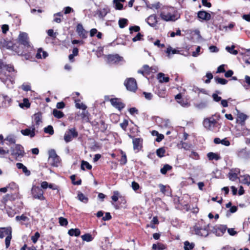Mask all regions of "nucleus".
<instances>
[{
    "instance_id": "nucleus-1",
    "label": "nucleus",
    "mask_w": 250,
    "mask_h": 250,
    "mask_svg": "<svg viewBox=\"0 0 250 250\" xmlns=\"http://www.w3.org/2000/svg\"><path fill=\"white\" fill-rule=\"evenodd\" d=\"M177 12L172 7H164L160 13V16L165 21H174L178 19L175 15Z\"/></svg>"
},
{
    "instance_id": "nucleus-2",
    "label": "nucleus",
    "mask_w": 250,
    "mask_h": 250,
    "mask_svg": "<svg viewBox=\"0 0 250 250\" xmlns=\"http://www.w3.org/2000/svg\"><path fill=\"white\" fill-rule=\"evenodd\" d=\"M11 156L16 160L21 161L25 154L24 147L20 144H15L10 148Z\"/></svg>"
},
{
    "instance_id": "nucleus-3",
    "label": "nucleus",
    "mask_w": 250,
    "mask_h": 250,
    "mask_svg": "<svg viewBox=\"0 0 250 250\" xmlns=\"http://www.w3.org/2000/svg\"><path fill=\"white\" fill-rule=\"evenodd\" d=\"M12 49L19 55L24 56L26 60H28L31 57L29 51L32 47H24L23 45L14 43L12 45Z\"/></svg>"
},
{
    "instance_id": "nucleus-4",
    "label": "nucleus",
    "mask_w": 250,
    "mask_h": 250,
    "mask_svg": "<svg viewBox=\"0 0 250 250\" xmlns=\"http://www.w3.org/2000/svg\"><path fill=\"white\" fill-rule=\"evenodd\" d=\"M192 231L196 235L207 237L209 234L208 225H203V222L199 221L193 226Z\"/></svg>"
},
{
    "instance_id": "nucleus-5",
    "label": "nucleus",
    "mask_w": 250,
    "mask_h": 250,
    "mask_svg": "<svg viewBox=\"0 0 250 250\" xmlns=\"http://www.w3.org/2000/svg\"><path fill=\"white\" fill-rule=\"evenodd\" d=\"M220 115L214 114L211 117L206 118L203 121L204 127L208 130H212L214 127L217 126V121L219 120Z\"/></svg>"
},
{
    "instance_id": "nucleus-6",
    "label": "nucleus",
    "mask_w": 250,
    "mask_h": 250,
    "mask_svg": "<svg viewBox=\"0 0 250 250\" xmlns=\"http://www.w3.org/2000/svg\"><path fill=\"white\" fill-rule=\"evenodd\" d=\"M48 163L52 167H58L61 164V160L57 154L55 150L53 149L49 150L48 151Z\"/></svg>"
},
{
    "instance_id": "nucleus-7",
    "label": "nucleus",
    "mask_w": 250,
    "mask_h": 250,
    "mask_svg": "<svg viewBox=\"0 0 250 250\" xmlns=\"http://www.w3.org/2000/svg\"><path fill=\"white\" fill-rule=\"evenodd\" d=\"M32 198L41 201L45 200V197L43 195L44 192L39 186L33 185L31 190Z\"/></svg>"
},
{
    "instance_id": "nucleus-8",
    "label": "nucleus",
    "mask_w": 250,
    "mask_h": 250,
    "mask_svg": "<svg viewBox=\"0 0 250 250\" xmlns=\"http://www.w3.org/2000/svg\"><path fill=\"white\" fill-rule=\"evenodd\" d=\"M79 135L78 132L75 127L68 129L65 132L63 138L66 143H69Z\"/></svg>"
},
{
    "instance_id": "nucleus-9",
    "label": "nucleus",
    "mask_w": 250,
    "mask_h": 250,
    "mask_svg": "<svg viewBox=\"0 0 250 250\" xmlns=\"http://www.w3.org/2000/svg\"><path fill=\"white\" fill-rule=\"evenodd\" d=\"M15 43L23 45L24 47H32L30 44L28 35L25 32H22L19 34Z\"/></svg>"
},
{
    "instance_id": "nucleus-10",
    "label": "nucleus",
    "mask_w": 250,
    "mask_h": 250,
    "mask_svg": "<svg viewBox=\"0 0 250 250\" xmlns=\"http://www.w3.org/2000/svg\"><path fill=\"white\" fill-rule=\"evenodd\" d=\"M158 71V68L156 66L150 67L147 64H145L143 66L141 69L139 70L138 72L142 74L144 76L150 75L151 73H155Z\"/></svg>"
},
{
    "instance_id": "nucleus-11",
    "label": "nucleus",
    "mask_w": 250,
    "mask_h": 250,
    "mask_svg": "<svg viewBox=\"0 0 250 250\" xmlns=\"http://www.w3.org/2000/svg\"><path fill=\"white\" fill-rule=\"evenodd\" d=\"M124 85L128 90L131 92H135L137 89L136 81L133 78H127L124 82Z\"/></svg>"
},
{
    "instance_id": "nucleus-12",
    "label": "nucleus",
    "mask_w": 250,
    "mask_h": 250,
    "mask_svg": "<svg viewBox=\"0 0 250 250\" xmlns=\"http://www.w3.org/2000/svg\"><path fill=\"white\" fill-rule=\"evenodd\" d=\"M227 227L225 225H216L212 227L211 231L217 236H222L226 231Z\"/></svg>"
},
{
    "instance_id": "nucleus-13",
    "label": "nucleus",
    "mask_w": 250,
    "mask_h": 250,
    "mask_svg": "<svg viewBox=\"0 0 250 250\" xmlns=\"http://www.w3.org/2000/svg\"><path fill=\"white\" fill-rule=\"evenodd\" d=\"M111 105L119 110H122L125 107V104L122 102L120 98H111L109 100Z\"/></svg>"
},
{
    "instance_id": "nucleus-14",
    "label": "nucleus",
    "mask_w": 250,
    "mask_h": 250,
    "mask_svg": "<svg viewBox=\"0 0 250 250\" xmlns=\"http://www.w3.org/2000/svg\"><path fill=\"white\" fill-rule=\"evenodd\" d=\"M143 140L142 138L133 139V149L137 152H139L143 148Z\"/></svg>"
},
{
    "instance_id": "nucleus-15",
    "label": "nucleus",
    "mask_w": 250,
    "mask_h": 250,
    "mask_svg": "<svg viewBox=\"0 0 250 250\" xmlns=\"http://www.w3.org/2000/svg\"><path fill=\"white\" fill-rule=\"evenodd\" d=\"M123 57L120 56L118 54L108 55L107 56V62L109 63L115 64L121 62Z\"/></svg>"
},
{
    "instance_id": "nucleus-16",
    "label": "nucleus",
    "mask_w": 250,
    "mask_h": 250,
    "mask_svg": "<svg viewBox=\"0 0 250 250\" xmlns=\"http://www.w3.org/2000/svg\"><path fill=\"white\" fill-rule=\"evenodd\" d=\"M6 229V237L5 239V244L6 248H8L10 245V242L12 238V228L11 227H8V228L5 229Z\"/></svg>"
},
{
    "instance_id": "nucleus-17",
    "label": "nucleus",
    "mask_w": 250,
    "mask_h": 250,
    "mask_svg": "<svg viewBox=\"0 0 250 250\" xmlns=\"http://www.w3.org/2000/svg\"><path fill=\"white\" fill-rule=\"evenodd\" d=\"M31 129L30 128H27L21 130V133L24 136H28L30 138H33L35 136V129L36 127L35 125H32L31 126Z\"/></svg>"
},
{
    "instance_id": "nucleus-18",
    "label": "nucleus",
    "mask_w": 250,
    "mask_h": 250,
    "mask_svg": "<svg viewBox=\"0 0 250 250\" xmlns=\"http://www.w3.org/2000/svg\"><path fill=\"white\" fill-rule=\"evenodd\" d=\"M119 194L120 193L118 191H114L113 192V195L111 196V199L112 201L116 202L119 199L120 200V202L121 204H123L124 205L126 203V201L125 197L124 196L120 195Z\"/></svg>"
},
{
    "instance_id": "nucleus-19",
    "label": "nucleus",
    "mask_w": 250,
    "mask_h": 250,
    "mask_svg": "<svg viewBox=\"0 0 250 250\" xmlns=\"http://www.w3.org/2000/svg\"><path fill=\"white\" fill-rule=\"evenodd\" d=\"M197 17L202 21H208L211 19V15L206 11L201 10L197 13Z\"/></svg>"
},
{
    "instance_id": "nucleus-20",
    "label": "nucleus",
    "mask_w": 250,
    "mask_h": 250,
    "mask_svg": "<svg viewBox=\"0 0 250 250\" xmlns=\"http://www.w3.org/2000/svg\"><path fill=\"white\" fill-rule=\"evenodd\" d=\"M76 32L83 39H85L87 38V32L84 30L83 25L81 23H78L76 27Z\"/></svg>"
},
{
    "instance_id": "nucleus-21",
    "label": "nucleus",
    "mask_w": 250,
    "mask_h": 250,
    "mask_svg": "<svg viewBox=\"0 0 250 250\" xmlns=\"http://www.w3.org/2000/svg\"><path fill=\"white\" fill-rule=\"evenodd\" d=\"M155 93L160 98H165L167 95L166 87L162 85H159L156 87Z\"/></svg>"
},
{
    "instance_id": "nucleus-22",
    "label": "nucleus",
    "mask_w": 250,
    "mask_h": 250,
    "mask_svg": "<svg viewBox=\"0 0 250 250\" xmlns=\"http://www.w3.org/2000/svg\"><path fill=\"white\" fill-rule=\"evenodd\" d=\"M147 23L151 27H155L157 24V17L155 14L151 15L146 19Z\"/></svg>"
},
{
    "instance_id": "nucleus-23",
    "label": "nucleus",
    "mask_w": 250,
    "mask_h": 250,
    "mask_svg": "<svg viewBox=\"0 0 250 250\" xmlns=\"http://www.w3.org/2000/svg\"><path fill=\"white\" fill-rule=\"evenodd\" d=\"M5 140L6 144L9 146L13 145H15L16 142V136L14 134H9L4 139Z\"/></svg>"
},
{
    "instance_id": "nucleus-24",
    "label": "nucleus",
    "mask_w": 250,
    "mask_h": 250,
    "mask_svg": "<svg viewBox=\"0 0 250 250\" xmlns=\"http://www.w3.org/2000/svg\"><path fill=\"white\" fill-rule=\"evenodd\" d=\"M33 118L35 122V126H36L38 127L40 123H42V113L41 112H38L34 114Z\"/></svg>"
},
{
    "instance_id": "nucleus-25",
    "label": "nucleus",
    "mask_w": 250,
    "mask_h": 250,
    "mask_svg": "<svg viewBox=\"0 0 250 250\" xmlns=\"http://www.w3.org/2000/svg\"><path fill=\"white\" fill-rule=\"evenodd\" d=\"M248 116L243 113H240L238 114L237 121L241 125H245V121L248 119Z\"/></svg>"
},
{
    "instance_id": "nucleus-26",
    "label": "nucleus",
    "mask_w": 250,
    "mask_h": 250,
    "mask_svg": "<svg viewBox=\"0 0 250 250\" xmlns=\"http://www.w3.org/2000/svg\"><path fill=\"white\" fill-rule=\"evenodd\" d=\"M207 156L209 161H218L221 159L219 154L212 152H208L207 154Z\"/></svg>"
},
{
    "instance_id": "nucleus-27",
    "label": "nucleus",
    "mask_w": 250,
    "mask_h": 250,
    "mask_svg": "<svg viewBox=\"0 0 250 250\" xmlns=\"http://www.w3.org/2000/svg\"><path fill=\"white\" fill-rule=\"evenodd\" d=\"M99 124L100 125L99 128L100 129L101 132L104 133L107 130L108 125L107 124H105V121L103 120V118L102 117H100Z\"/></svg>"
},
{
    "instance_id": "nucleus-28",
    "label": "nucleus",
    "mask_w": 250,
    "mask_h": 250,
    "mask_svg": "<svg viewBox=\"0 0 250 250\" xmlns=\"http://www.w3.org/2000/svg\"><path fill=\"white\" fill-rule=\"evenodd\" d=\"M110 12V9L106 6L98 11V16L100 18L103 19Z\"/></svg>"
},
{
    "instance_id": "nucleus-29",
    "label": "nucleus",
    "mask_w": 250,
    "mask_h": 250,
    "mask_svg": "<svg viewBox=\"0 0 250 250\" xmlns=\"http://www.w3.org/2000/svg\"><path fill=\"white\" fill-rule=\"evenodd\" d=\"M157 78L161 83H167L169 81V78L168 77H166L165 74L162 72L158 74Z\"/></svg>"
},
{
    "instance_id": "nucleus-30",
    "label": "nucleus",
    "mask_w": 250,
    "mask_h": 250,
    "mask_svg": "<svg viewBox=\"0 0 250 250\" xmlns=\"http://www.w3.org/2000/svg\"><path fill=\"white\" fill-rule=\"evenodd\" d=\"M73 98L76 104L75 105L77 108L82 109L83 110H85V109L87 108V106L82 103H81L80 99H76L75 97H73Z\"/></svg>"
},
{
    "instance_id": "nucleus-31",
    "label": "nucleus",
    "mask_w": 250,
    "mask_h": 250,
    "mask_svg": "<svg viewBox=\"0 0 250 250\" xmlns=\"http://www.w3.org/2000/svg\"><path fill=\"white\" fill-rule=\"evenodd\" d=\"M16 166L18 169H22V172L27 176L30 175L31 172L27 167L24 166L22 163H18L16 164Z\"/></svg>"
},
{
    "instance_id": "nucleus-32",
    "label": "nucleus",
    "mask_w": 250,
    "mask_h": 250,
    "mask_svg": "<svg viewBox=\"0 0 250 250\" xmlns=\"http://www.w3.org/2000/svg\"><path fill=\"white\" fill-rule=\"evenodd\" d=\"M68 234L71 236H79L81 234V231L79 229H71L68 231Z\"/></svg>"
},
{
    "instance_id": "nucleus-33",
    "label": "nucleus",
    "mask_w": 250,
    "mask_h": 250,
    "mask_svg": "<svg viewBox=\"0 0 250 250\" xmlns=\"http://www.w3.org/2000/svg\"><path fill=\"white\" fill-rule=\"evenodd\" d=\"M77 197L78 199L82 202L86 204L88 202V198L81 192H78Z\"/></svg>"
},
{
    "instance_id": "nucleus-34",
    "label": "nucleus",
    "mask_w": 250,
    "mask_h": 250,
    "mask_svg": "<svg viewBox=\"0 0 250 250\" xmlns=\"http://www.w3.org/2000/svg\"><path fill=\"white\" fill-rule=\"evenodd\" d=\"M172 169V167L168 164L164 165V167L161 168L160 172L163 174L165 175L167 174V171L171 170Z\"/></svg>"
},
{
    "instance_id": "nucleus-35",
    "label": "nucleus",
    "mask_w": 250,
    "mask_h": 250,
    "mask_svg": "<svg viewBox=\"0 0 250 250\" xmlns=\"http://www.w3.org/2000/svg\"><path fill=\"white\" fill-rule=\"evenodd\" d=\"M52 113L53 116L57 119H61L64 116V113L62 111L58 110L56 109H54L53 110Z\"/></svg>"
},
{
    "instance_id": "nucleus-36",
    "label": "nucleus",
    "mask_w": 250,
    "mask_h": 250,
    "mask_svg": "<svg viewBox=\"0 0 250 250\" xmlns=\"http://www.w3.org/2000/svg\"><path fill=\"white\" fill-rule=\"evenodd\" d=\"M128 20L125 18H120L119 20L118 23L120 28H124L128 24Z\"/></svg>"
},
{
    "instance_id": "nucleus-37",
    "label": "nucleus",
    "mask_w": 250,
    "mask_h": 250,
    "mask_svg": "<svg viewBox=\"0 0 250 250\" xmlns=\"http://www.w3.org/2000/svg\"><path fill=\"white\" fill-rule=\"evenodd\" d=\"M85 167H86L88 170H91L92 169V166L90 165L87 161L83 160L81 162V169L83 170H85Z\"/></svg>"
},
{
    "instance_id": "nucleus-38",
    "label": "nucleus",
    "mask_w": 250,
    "mask_h": 250,
    "mask_svg": "<svg viewBox=\"0 0 250 250\" xmlns=\"http://www.w3.org/2000/svg\"><path fill=\"white\" fill-rule=\"evenodd\" d=\"M241 183L248 186L250 185V176L248 174L244 175L241 176Z\"/></svg>"
},
{
    "instance_id": "nucleus-39",
    "label": "nucleus",
    "mask_w": 250,
    "mask_h": 250,
    "mask_svg": "<svg viewBox=\"0 0 250 250\" xmlns=\"http://www.w3.org/2000/svg\"><path fill=\"white\" fill-rule=\"evenodd\" d=\"M89 113L85 110H83L81 114V117L83 121L84 122H89Z\"/></svg>"
},
{
    "instance_id": "nucleus-40",
    "label": "nucleus",
    "mask_w": 250,
    "mask_h": 250,
    "mask_svg": "<svg viewBox=\"0 0 250 250\" xmlns=\"http://www.w3.org/2000/svg\"><path fill=\"white\" fill-rule=\"evenodd\" d=\"M159 223L158 217L157 216H154L153 217L152 220L150 222V225H147V227H150L152 229H155V225H158Z\"/></svg>"
},
{
    "instance_id": "nucleus-41",
    "label": "nucleus",
    "mask_w": 250,
    "mask_h": 250,
    "mask_svg": "<svg viewBox=\"0 0 250 250\" xmlns=\"http://www.w3.org/2000/svg\"><path fill=\"white\" fill-rule=\"evenodd\" d=\"M235 47V46L234 45H231V46H227L226 47V50L230 54L236 55L238 53V52L237 50L234 49Z\"/></svg>"
},
{
    "instance_id": "nucleus-42",
    "label": "nucleus",
    "mask_w": 250,
    "mask_h": 250,
    "mask_svg": "<svg viewBox=\"0 0 250 250\" xmlns=\"http://www.w3.org/2000/svg\"><path fill=\"white\" fill-rule=\"evenodd\" d=\"M214 80L216 83L222 85L226 84L228 81L224 78H220L217 76L214 77Z\"/></svg>"
},
{
    "instance_id": "nucleus-43",
    "label": "nucleus",
    "mask_w": 250,
    "mask_h": 250,
    "mask_svg": "<svg viewBox=\"0 0 250 250\" xmlns=\"http://www.w3.org/2000/svg\"><path fill=\"white\" fill-rule=\"evenodd\" d=\"M157 155L159 158H162L165 156V154L166 153V149L164 147H162L160 148H159L156 150V151Z\"/></svg>"
},
{
    "instance_id": "nucleus-44",
    "label": "nucleus",
    "mask_w": 250,
    "mask_h": 250,
    "mask_svg": "<svg viewBox=\"0 0 250 250\" xmlns=\"http://www.w3.org/2000/svg\"><path fill=\"white\" fill-rule=\"evenodd\" d=\"M166 245L161 243H158L157 244H153L152 245L153 249H159L161 250H163L166 249Z\"/></svg>"
},
{
    "instance_id": "nucleus-45",
    "label": "nucleus",
    "mask_w": 250,
    "mask_h": 250,
    "mask_svg": "<svg viewBox=\"0 0 250 250\" xmlns=\"http://www.w3.org/2000/svg\"><path fill=\"white\" fill-rule=\"evenodd\" d=\"M195 245L193 243H190L188 241L184 242V250H191L194 248Z\"/></svg>"
},
{
    "instance_id": "nucleus-46",
    "label": "nucleus",
    "mask_w": 250,
    "mask_h": 250,
    "mask_svg": "<svg viewBox=\"0 0 250 250\" xmlns=\"http://www.w3.org/2000/svg\"><path fill=\"white\" fill-rule=\"evenodd\" d=\"M70 179L73 185H81L82 184V180L79 178L77 181H76V175H72L70 176Z\"/></svg>"
},
{
    "instance_id": "nucleus-47",
    "label": "nucleus",
    "mask_w": 250,
    "mask_h": 250,
    "mask_svg": "<svg viewBox=\"0 0 250 250\" xmlns=\"http://www.w3.org/2000/svg\"><path fill=\"white\" fill-rule=\"evenodd\" d=\"M113 3L115 5L116 10H121L123 9V4L119 1V0H113Z\"/></svg>"
},
{
    "instance_id": "nucleus-48",
    "label": "nucleus",
    "mask_w": 250,
    "mask_h": 250,
    "mask_svg": "<svg viewBox=\"0 0 250 250\" xmlns=\"http://www.w3.org/2000/svg\"><path fill=\"white\" fill-rule=\"evenodd\" d=\"M10 150L4 149L3 147H0V157L3 158L6 157V155L9 153Z\"/></svg>"
},
{
    "instance_id": "nucleus-49",
    "label": "nucleus",
    "mask_w": 250,
    "mask_h": 250,
    "mask_svg": "<svg viewBox=\"0 0 250 250\" xmlns=\"http://www.w3.org/2000/svg\"><path fill=\"white\" fill-rule=\"evenodd\" d=\"M63 15L61 12H58L54 14V21L57 23H60L62 22L61 17H62Z\"/></svg>"
},
{
    "instance_id": "nucleus-50",
    "label": "nucleus",
    "mask_w": 250,
    "mask_h": 250,
    "mask_svg": "<svg viewBox=\"0 0 250 250\" xmlns=\"http://www.w3.org/2000/svg\"><path fill=\"white\" fill-rule=\"evenodd\" d=\"M20 106L21 108H23L24 107L29 108L30 106V103L27 98H24L23 100V103L20 104Z\"/></svg>"
},
{
    "instance_id": "nucleus-51",
    "label": "nucleus",
    "mask_w": 250,
    "mask_h": 250,
    "mask_svg": "<svg viewBox=\"0 0 250 250\" xmlns=\"http://www.w3.org/2000/svg\"><path fill=\"white\" fill-rule=\"evenodd\" d=\"M44 131L46 133L52 135L54 133L53 127L52 125H49L44 128Z\"/></svg>"
},
{
    "instance_id": "nucleus-52",
    "label": "nucleus",
    "mask_w": 250,
    "mask_h": 250,
    "mask_svg": "<svg viewBox=\"0 0 250 250\" xmlns=\"http://www.w3.org/2000/svg\"><path fill=\"white\" fill-rule=\"evenodd\" d=\"M83 241H85L86 242H90L92 241L93 237L92 235L89 233H86L81 236Z\"/></svg>"
},
{
    "instance_id": "nucleus-53",
    "label": "nucleus",
    "mask_w": 250,
    "mask_h": 250,
    "mask_svg": "<svg viewBox=\"0 0 250 250\" xmlns=\"http://www.w3.org/2000/svg\"><path fill=\"white\" fill-rule=\"evenodd\" d=\"M127 163V157L125 153L122 151V157L120 160V163L121 165H125Z\"/></svg>"
},
{
    "instance_id": "nucleus-54",
    "label": "nucleus",
    "mask_w": 250,
    "mask_h": 250,
    "mask_svg": "<svg viewBox=\"0 0 250 250\" xmlns=\"http://www.w3.org/2000/svg\"><path fill=\"white\" fill-rule=\"evenodd\" d=\"M166 52L168 55H169L170 53L172 54H178L179 53V51L175 49H172L171 46H169L167 48Z\"/></svg>"
},
{
    "instance_id": "nucleus-55",
    "label": "nucleus",
    "mask_w": 250,
    "mask_h": 250,
    "mask_svg": "<svg viewBox=\"0 0 250 250\" xmlns=\"http://www.w3.org/2000/svg\"><path fill=\"white\" fill-rule=\"evenodd\" d=\"M3 103L5 104L4 105L5 106L7 105H9L12 100L11 98H10L7 95H4L3 96Z\"/></svg>"
},
{
    "instance_id": "nucleus-56",
    "label": "nucleus",
    "mask_w": 250,
    "mask_h": 250,
    "mask_svg": "<svg viewBox=\"0 0 250 250\" xmlns=\"http://www.w3.org/2000/svg\"><path fill=\"white\" fill-rule=\"evenodd\" d=\"M228 177L229 179L231 181H235L238 178L237 174L232 172L229 173Z\"/></svg>"
},
{
    "instance_id": "nucleus-57",
    "label": "nucleus",
    "mask_w": 250,
    "mask_h": 250,
    "mask_svg": "<svg viewBox=\"0 0 250 250\" xmlns=\"http://www.w3.org/2000/svg\"><path fill=\"white\" fill-rule=\"evenodd\" d=\"M59 222L61 226H66L68 225L67 220L62 217H60L59 218Z\"/></svg>"
},
{
    "instance_id": "nucleus-58",
    "label": "nucleus",
    "mask_w": 250,
    "mask_h": 250,
    "mask_svg": "<svg viewBox=\"0 0 250 250\" xmlns=\"http://www.w3.org/2000/svg\"><path fill=\"white\" fill-rule=\"evenodd\" d=\"M144 35L142 34L141 33L138 32L136 36L132 38V41L133 42H136L138 41L143 40V37Z\"/></svg>"
},
{
    "instance_id": "nucleus-59",
    "label": "nucleus",
    "mask_w": 250,
    "mask_h": 250,
    "mask_svg": "<svg viewBox=\"0 0 250 250\" xmlns=\"http://www.w3.org/2000/svg\"><path fill=\"white\" fill-rule=\"evenodd\" d=\"M189 157L196 160L200 159L199 154L197 152L194 151H191L190 154L189 155Z\"/></svg>"
},
{
    "instance_id": "nucleus-60",
    "label": "nucleus",
    "mask_w": 250,
    "mask_h": 250,
    "mask_svg": "<svg viewBox=\"0 0 250 250\" xmlns=\"http://www.w3.org/2000/svg\"><path fill=\"white\" fill-rule=\"evenodd\" d=\"M129 32L130 34H132L133 32H139L140 30V28L139 26L134 25L129 27Z\"/></svg>"
},
{
    "instance_id": "nucleus-61",
    "label": "nucleus",
    "mask_w": 250,
    "mask_h": 250,
    "mask_svg": "<svg viewBox=\"0 0 250 250\" xmlns=\"http://www.w3.org/2000/svg\"><path fill=\"white\" fill-rule=\"evenodd\" d=\"M40 237V234L39 232H35L34 235L32 236L31 237V240L32 241L33 243L34 244L36 243L38 241V239H39Z\"/></svg>"
},
{
    "instance_id": "nucleus-62",
    "label": "nucleus",
    "mask_w": 250,
    "mask_h": 250,
    "mask_svg": "<svg viewBox=\"0 0 250 250\" xmlns=\"http://www.w3.org/2000/svg\"><path fill=\"white\" fill-rule=\"evenodd\" d=\"M16 220L17 221L21 220V221L25 222L26 221H28L29 218L26 216L24 215V214H22L21 216H17L16 217Z\"/></svg>"
},
{
    "instance_id": "nucleus-63",
    "label": "nucleus",
    "mask_w": 250,
    "mask_h": 250,
    "mask_svg": "<svg viewBox=\"0 0 250 250\" xmlns=\"http://www.w3.org/2000/svg\"><path fill=\"white\" fill-rule=\"evenodd\" d=\"M206 77L207 78V79L205 81V83H208L210 82V80L213 78V75L210 72H208L206 74Z\"/></svg>"
},
{
    "instance_id": "nucleus-64",
    "label": "nucleus",
    "mask_w": 250,
    "mask_h": 250,
    "mask_svg": "<svg viewBox=\"0 0 250 250\" xmlns=\"http://www.w3.org/2000/svg\"><path fill=\"white\" fill-rule=\"evenodd\" d=\"M47 35L54 39L56 38L57 33L54 32V30L52 29H49L47 32Z\"/></svg>"
}]
</instances>
